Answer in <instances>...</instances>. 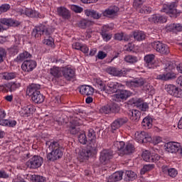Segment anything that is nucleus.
<instances>
[{"label":"nucleus","instance_id":"30","mask_svg":"<svg viewBox=\"0 0 182 182\" xmlns=\"http://www.w3.org/2000/svg\"><path fill=\"white\" fill-rule=\"evenodd\" d=\"M85 14L86 16H90V18H93V19H99L102 17V14L95 10H85Z\"/></svg>","mask_w":182,"mask_h":182},{"label":"nucleus","instance_id":"53","mask_svg":"<svg viewBox=\"0 0 182 182\" xmlns=\"http://www.w3.org/2000/svg\"><path fill=\"white\" fill-rule=\"evenodd\" d=\"M177 174H178V171H177L174 168H171L168 171V176H169V177H172V178H174Z\"/></svg>","mask_w":182,"mask_h":182},{"label":"nucleus","instance_id":"60","mask_svg":"<svg viewBox=\"0 0 182 182\" xmlns=\"http://www.w3.org/2000/svg\"><path fill=\"white\" fill-rule=\"evenodd\" d=\"M117 121H118L119 126H123V124H125V123H127L129 119H127V117H121V118H118Z\"/></svg>","mask_w":182,"mask_h":182},{"label":"nucleus","instance_id":"2","mask_svg":"<svg viewBox=\"0 0 182 182\" xmlns=\"http://www.w3.org/2000/svg\"><path fill=\"white\" fill-rule=\"evenodd\" d=\"M41 85L31 84L27 87L26 95L31 97L32 102L37 104L45 102V96L41 93Z\"/></svg>","mask_w":182,"mask_h":182},{"label":"nucleus","instance_id":"3","mask_svg":"<svg viewBox=\"0 0 182 182\" xmlns=\"http://www.w3.org/2000/svg\"><path fill=\"white\" fill-rule=\"evenodd\" d=\"M97 147V144H94L93 145H92V144H90L89 148L80 149L78 152V160H80L81 163L86 161V160H89L90 157H92V156H95V154L97 153V151L96 150Z\"/></svg>","mask_w":182,"mask_h":182},{"label":"nucleus","instance_id":"26","mask_svg":"<svg viewBox=\"0 0 182 182\" xmlns=\"http://www.w3.org/2000/svg\"><path fill=\"white\" fill-rule=\"evenodd\" d=\"M119 12V7L116 6H111L103 12L104 16H116Z\"/></svg>","mask_w":182,"mask_h":182},{"label":"nucleus","instance_id":"50","mask_svg":"<svg viewBox=\"0 0 182 182\" xmlns=\"http://www.w3.org/2000/svg\"><path fill=\"white\" fill-rule=\"evenodd\" d=\"M25 14L26 16H29L30 18H35V16H36V15L38 14V13H36L32 9H26L25 10Z\"/></svg>","mask_w":182,"mask_h":182},{"label":"nucleus","instance_id":"49","mask_svg":"<svg viewBox=\"0 0 182 182\" xmlns=\"http://www.w3.org/2000/svg\"><path fill=\"white\" fill-rule=\"evenodd\" d=\"M11 9V5L8 4H2L0 6V15H2V14H5V12H8Z\"/></svg>","mask_w":182,"mask_h":182},{"label":"nucleus","instance_id":"4","mask_svg":"<svg viewBox=\"0 0 182 182\" xmlns=\"http://www.w3.org/2000/svg\"><path fill=\"white\" fill-rule=\"evenodd\" d=\"M151 47L161 55H168L170 53L168 46L159 41L151 43Z\"/></svg>","mask_w":182,"mask_h":182},{"label":"nucleus","instance_id":"58","mask_svg":"<svg viewBox=\"0 0 182 182\" xmlns=\"http://www.w3.org/2000/svg\"><path fill=\"white\" fill-rule=\"evenodd\" d=\"M120 124H119L117 119H116L115 121H114V122L111 125V129L112 130V132H114V130H117V129L120 128Z\"/></svg>","mask_w":182,"mask_h":182},{"label":"nucleus","instance_id":"7","mask_svg":"<svg viewBox=\"0 0 182 182\" xmlns=\"http://www.w3.org/2000/svg\"><path fill=\"white\" fill-rule=\"evenodd\" d=\"M43 163V159L39 156H34L26 162L28 168H39Z\"/></svg>","mask_w":182,"mask_h":182},{"label":"nucleus","instance_id":"40","mask_svg":"<svg viewBox=\"0 0 182 182\" xmlns=\"http://www.w3.org/2000/svg\"><path fill=\"white\" fill-rule=\"evenodd\" d=\"M134 151V146L132 144H127L123 149L124 154H130Z\"/></svg>","mask_w":182,"mask_h":182},{"label":"nucleus","instance_id":"28","mask_svg":"<svg viewBox=\"0 0 182 182\" xmlns=\"http://www.w3.org/2000/svg\"><path fill=\"white\" fill-rule=\"evenodd\" d=\"M136 106L139 110H141V112H147V110H149V104L143 102L142 100H137Z\"/></svg>","mask_w":182,"mask_h":182},{"label":"nucleus","instance_id":"25","mask_svg":"<svg viewBox=\"0 0 182 182\" xmlns=\"http://www.w3.org/2000/svg\"><path fill=\"white\" fill-rule=\"evenodd\" d=\"M63 75L66 80H72L75 77V70L72 68H65L63 70Z\"/></svg>","mask_w":182,"mask_h":182},{"label":"nucleus","instance_id":"34","mask_svg":"<svg viewBox=\"0 0 182 182\" xmlns=\"http://www.w3.org/2000/svg\"><path fill=\"white\" fill-rule=\"evenodd\" d=\"M87 136L88 137H90V143L92 146H93V144H96V132H95V130L93 129H89L87 131Z\"/></svg>","mask_w":182,"mask_h":182},{"label":"nucleus","instance_id":"11","mask_svg":"<svg viewBox=\"0 0 182 182\" xmlns=\"http://www.w3.org/2000/svg\"><path fill=\"white\" fill-rule=\"evenodd\" d=\"M165 89L166 92L171 96H174L175 97H180L182 96V91L178 90V87L174 85H167L165 86Z\"/></svg>","mask_w":182,"mask_h":182},{"label":"nucleus","instance_id":"17","mask_svg":"<svg viewBox=\"0 0 182 182\" xmlns=\"http://www.w3.org/2000/svg\"><path fill=\"white\" fill-rule=\"evenodd\" d=\"M120 86H122V84H119L118 82H108L105 88V93H108V95L116 93V92H117V89H119Z\"/></svg>","mask_w":182,"mask_h":182},{"label":"nucleus","instance_id":"64","mask_svg":"<svg viewBox=\"0 0 182 182\" xmlns=\"http://www.w3.org/2000/svg\"><path fill=\"white\" fill-rule=\"evenodd\" d=\"M0 178H9V174L5 171H0Z\"/></svg>","mask_w":182,"mask_h":182},{"label":"nucleus","instance_id":"8","mask_svg":"<svg viewBox=\"0 0 182 182\" xmlns=\"http://www.w3.org/2000/svg\"><path fill=\"white\" fill-rule=\"evenodd\" d=\"M134 138L138 143H147V141H151V137L144 131L136 132L134 134Z\"/></svg>","mask_w":182,"mask_h":182},{"label":"nucleus","instance_id":"27","mask_svg":"<svg viewBox=\"0 0 182 182\" xmlns=\"http://www.w3.org/2000/svg\"><path fill=\"white\" fill-rule=\"evenodd\" d=\"M63 72L62 68L58 67H53L50 69V74L51 76H53V77H62Z\"/></svg>","mask_w":182,"mask_h":182},{"label":"nucleus","instance_id":"32","mask_svg":"<svg viewBox=\"0 0 182 182\" xmlns=\"http://www.w3.org/2000/svg\"><path fill=\"white\" fill-rule=\"evenodd\" d=\"M92 25H93V22L86 19H82L77 23V26L79 28H81V29H86V28L92 26Z\"/></svg>","mask_w":182,"mask_h":182},{"label":"nucleus","instance_id":"29","mask_svg":"<svg viewBox=\"0 0 182 182\" xmlns=\"http://www.w3.org/2000/svg\"><path fill=\"white\" fill-rule=\"evenodd\" d=\"M94 82L96 83L97 87L102 92H106V87L107 85H106V82L102 80L100 78H95Z\"/></svg>","mask_w":182,"mask_h":182},{"label":"nucleus","instance_id":"5","mask_svg":"<svg viewBox=\"0 0 182 182\" xmlns=\"http://www.w3.org/2000/svg\"><path fill=\"white\" fill-rule=\"evenodd\" d=\"M42 35H46V36L49 35V26L41 24L33 28L32 36H34V38H41Z\"/></svg>","mask_w":182,"mask_h":182},{"label":"nucleus","instance_id":"6","mask_svg":"<svg viewBox=\"0 0 182 182\" xmlns=\"http://www.w3.org/2000/svg\"><path fill=\"white\" fill-rule=\"evenodd\" d=\"M132 96V92L126 90H119L117 91L115 95H112V100L115 102H122L123 100H127L129 97Z\"/></svg>","mask_w":182,"mask_h":182},{"label":"nucleus","instance_id":"45","mask_svg":"<svg viewBox=\"0 0 182 182\" xmlns=\"http://www.w3.org/2000/svg\"><path fill=\"white\" fill-rule=\"evenodd\" d=\"M153 168H154V164L144 165V167L141 169V174H146L147 171H151Z\"/></svg>","mask_w":182,"mask_h":182},{"label":"nucleus","instance_id":"13","mask_svg":"<svg viewBox=\"0 0 182 182\" xmlns=\"http://www.w3.org/2000/svg\"><path fill=\"white\" fill-rule=\"evenodd\" d=\"M112 159H113V152L106 149L102 151L100 161L102 164H107V162Z\"/></svg>","mask_w":182,"mask_h":182},{"label":"nucleus","instance_id":"46","mask_svg":"<svg viewBox=\"0 0 182 182\" xmlns=\"http://www.w3.org/2000/svg\"><path fill=\"white\" fill-rule=\"evenodd\" d=\"M15 77H16V74L14 73H3V79H4V80H12V79H15Z\"/></svg>","mask_w":182,"mask_h":182},{"label":"nucleus","instance_id":"48","mask_svg":"<svg viewBox=\"0 0 182 182\" xmlns=\"http://www.w3.org/2000/svg\"><path fill=\"white\" fill-rule=\"evenodd\" d=\"M70 9H71V11H73V12H75V14H82V12H83V8L77 5H70Z\"/></svg>","mask_w":182,"mask_h":182},{"label":"nucleus","instance_id":"54","mask_svg":"<svg viewBox=\"0 0 182 182\" xmlns=\"http://www.w3.org/2000/svg\"><path fill=\"white\" fill-rule=\"evenodd\" d=\"M43 43L47 45V46H53V38L48 37V38L44 39Z\"/></svg>","mask_w":182,"mask_h":182},{"label":"nucleus","instance_id":"1","mask_svg":"<svg viewBox=\"0 0 182 182\" xmlns=\"http://www.w3.org/2000/svg\"><path fill=\"white\" fill-rule=\"evenodd\" d=\"M46 145L50 151L47 154V159L49 161H56L59 159H62L63 156V147L59 144L58 141H47Z\"/></svg>","mask_w":182,"mask_h":182},{"label":"nucleus","instance_id":"51","mask_svg":"<svg viewBox=\"0 0 182 182\" xmlns=\"http://www.w3.org/2000/svg\"><path fill=\"white\" fill-rule=\"evenodd\" d=\"M31 178L33 182H45V178L39 175H33Z\"/></svg>","mask_w":182,"mask_h":182},{"label":"nucleus","instance_id":"42","mask_svg":"<svg viewBox=\"0 0 182 182\" xmlns=\"http://www.w3.org/2000/svg\"><path fill=\"white\" fill-rule=\"evenodd\" d=\"M7 87L9 89V92H14L16 90V89H19V87H21V84L16 82L8 83Z\"/></svg>","mask_w":182,"mask_h":182},{"label":"nucleus","instance_id":"56","mask_svg":"<svg viewBox=\"0 0 182 182\" xmlns=\"http://www.w3.org/2000/svg\"><path fill=\"white\" fill-rule=\"evenodd\" d=\"M124 141H117L115 143V146L117 147V149L118 150H122L123 151V150H124Z\"/></svg>","mask_w":182,"mask_h":182},{"label":"nucleus","instance_id":"15","mask_svg":"<svg viewBox=\"0 0 182 182\" xmlns=\"http://www.w3.org/2000/svg\"><path fill=\"white\" fill-rule=\"evenodd\" d=\"M0 25L6 29L9 26H18L19 22L11 18H1Z\"/></svg>","mask_w":182,"mask_h":182},{"label":"nucleus","instance_id":"19","mask_svg":"<svg viewBox=\"0 0 182 182\" xmlns=\"http://www.w3.org/2000/svg\"><path fill=\"white\" fill-rule=\"evenodd\" d=\"M79 90L82 96H92L95 93V89L90 85H81Z\"/></svg>","mask_w":182,"mask_h":182},{"label":"nucleus","instance_id":"61","mask_svg":"<svg viewBox=\"0 0 182 182\" xmlns=\"http://www.w3.org/2000/svg\"><path fill=\"white\" fill-rule=\"evenodd\" d=\"M0 92H2L3 93H8V92H9L8 84L0 85Z\"/></svg>","mask_w":182,"mask_h":182},{"label":"nucleus","instance_id":"33","mask_svg":"<svg viewBox=\"0 0 182 182\" xmlns=\"http://www.w3.org/2000/svg\"><path fill=\"white\" fill-rule=\"evenodd\" d=\"M30 58H32V55L31 53H28L27 51H24L23 53L19 54L18 56L16 58V62H25L26 59H30Z\"/></svg>","mask_w":182,"mask_h":182},{"label":"nucleus","instance_id":"43","mask_svg":"<svg viewBox=\"0 0 182 182\" xmlns=\"http://www.w3.org/2000/svg\"><path fill=\"white\" fill-rule=\"evenodd\" d=\"M78 141H80L81 144H86L87 143V137H86L85 132L82 131L79 134Z\"/></svg>","mask_w":182,"mask_h":182},{"label":"nucleus","instance_id":"41","mask_svg":"<svg viewBox=\"0 0 182 182\" xmlns=\"http://www.w3.org/2000/svg\"><path fill=\"white\" fill-rule=\"evenodd\" d=\"M156 56L154 54H149L146 55L144 57V60L146 63V66H149V65H153V62H154Z\"/></svg>","mask_w":182,"mask_h":182},{"label":"nucleus","instance_id":"39","mask_svg":"<svg viewBox=\"0 0 182 182\" xmlns=\"http://www.w3.org/2000/svg\"><path fill=\"white\" fill-rule=\"evenodd\" d=\"M124 60L125 62H127V63H130L131 65H133L134 63H137V62L139 61L137 57L130 55L125 56Z\"/></svg>","mask_w":182,"mask_h":182},{"label":"nucleus","instance_id":"12","mask_svg":"<svg viewBox=\"0 0 182 182\" xmlns=\"http://www.w3.org/2000/svg\"><path fill=\"white\" fill-rule=\"evenodd\" d=\"M36 68V61L33 60H26L21 65L23 72H32Z\"/></svg>","mask_w":182,"mask_h":182},{"label":"nucleus","instance_id":"47","mask_svg":"<svg viewBox=\"0 0 182 182\" xmlns=\"http://www.w3.org/2000/svg\"><path fill=\"white\" fill-rule=\"evenodd\" d=\"M141 157L144 161H148L150 163L151 159V153L149 151H144L141 154Z\"/></svg>","mask_w":182,"mask_h":182},{"label":"nucleus","instance_id":"38","mask_svg":"<svg viewBox=\"0 0 182 182\" xmlns=\"http://www.w3.org/2000/svg\"><path fill=\"white\" fill-rule=\"evenodd\" d=\"M107 72L109 75H112V76L122 77L121 70L117 69L116 68H109L107 69Z\"/></svg>","mask_w":182,"mask_h":182},{"label":"nucleus","instance_id":"10","mask_svg":"<svg viewBox=\"0 0 182 182\" xmlns=\"http://www.w3.org/2000/svg\"><path fill=\"white\" fill-rule=\"evenodd\" d=\"M161 12L168 14V15H177V14H178V11L177 10V4L171 3L168 5H164Z\"/></svg>","mask_w":182,"mask_h":182},{"label":"nucleus","instance_id":"52","mask_svg":"<svg viewBox=\"0 0 182 182\" xmlns=\"http://www.w3.org/2000/svg\"><path fill=\"white\" fill-rule=\"evenodd\" d=\"M161 157L160 155L157 154L152 153L151 155V159L149 161V163H156V161H159Z\"/></svg>","mask_w":182,"mask_h":182},{"label":"nucleus","instance_id":"14","mask_svg":"<svg viewBox=\"0 0 182 182\" xmlns=\"http://www.w3.org/2000/svg\"><path fill=\"white\" fill-rule=\"evenodd\" d=\"M79 126H80V124L77 121L73 120L68 125V132L73 135L77 134L80 132Z\"/></svg>","mask_w":182,"mask_h":182},{"label":"nucleus","instance_id":"21","mask_svg":"<svg viewBox=\"0 0 182 182\" xmlns=\"http://www.w3.org/2000/svg\"><path fill=\"white\" fill-rule=\"evenodd\" d=\"M149 22H154V23H166L167 22V18L160 14H154L149 18Z\"/></svg>","mask_w":182,"mask_h":182},{"label":"nucleus","instance_id":"23","mask_svg":"<svg viewBox=\"0 0 182 182\" xmlns=\"http://www.w3.org/2000/svg\"><path fill=\"white\" fill-rule=\"evenodd\" d=\"M57 13L63 19H70V11L66 7L60 6L57 8Z\"/></svg>","mask_w":182,"mask_h":182},{"label":"nucleus","instance_id":"63","mask_svg":"<svg viewBox=\"0 0 182 182\" xmlns=\"http://www.w3.org/2000/svg\"><path fill=\"white\" fill-rule=\"evenodd\" d=\"M123 33H118L114 35V39H116V41H123Z\"/></svg>","mask_w":182,"mask_h":182},{"label":"nucleus","instance_id":"24","mask_svg":"<svg viewBox=\"0 0 182 182\" xmlns=\"http://www.w3.org/2000/svg\"><path fill=\"white\" fill-rule=\"evenodd\" d=\"M123 178V172L122 171H117L113 174L110 175L107 178L108 182H117L120 181Z\"/></svg>","mask_w":182,"mask_h":182},{"label":"nucleus","instance_id":"36","mask_svg":"<svg viewBox=\"0 0 182 182\" xmlns=\"http://www.w3.org/2000/svg\"><path fill=\"white\" fill-rule=\"evenodd\" d=\"M141 125L145 129H151L153 127V119L150 117H145L142 121Z\"/></svg>","mask_w":182,"mask_h":182},{"label":"nucleus","instance_id":"62","mask_svg":"<svg viewBox=\"0 0 182 182\" xmlns=\"http://www.w3.org/2000/svg\"><path fill=\"white\" fill-rule=\"evenodd\" d=\"M80 50H81V52H82L83 53H88L89 47L86 45H82Z\"/></svg>","mask_w":182,"mask_h":182},{"label":"nucleus","instance_id":"35","mask_svg":"<svg viewBox=\"0 0 182 182\" xmlns=\"http://www.w3.org/2000/svg\"><path fill=\"white\" fill-rule=\"evenodd\" d=\"M125 176L127 180H128L129 181H134V180L137 178V173H136L133 171H127L125 172Z\"/></svg>","mask_w":182,"mask_h":182},{"label":"nucleus","instance_id":"20","mask_svg":"<svg viewBox=\"0 0 182 182\" xmlns=\"http://www.w3.org/2000/svg\"><path fill=\"white\" fill-rule=\"evenodd\" d=\"M35 110H36V109H35V106L29 105L23 107L20 111V113L23 117H29V114L34 113Z\"/></svg>","mask_w":182,"mask_h":182},{"label":"nucleus","instance_id":"31","mask_svg":"<svg viewBox=\"0 0 182 182\" xmlns=\"http://www.w3.org/2000/svg\"><path fill=\"white\" fill-rule=\"evenodd\" d=\"M129 119L131 120H133L134 122L139 120L141 116V113L137 109L130 110L129 112Z\"/></svg>","mask_w":182,"mask_h":182},{"label":"nucleus","instance_id":"57","mask_svg":"<svg viewBox=\"0 0 182 182\" xmlns=\"http://www.w3.org/2000/svg\"><path fill=\"white\" fill-rule=\"evenodd\" d=\"M101 35L102 36L103 40L105 42H108V41H110L112 39V34L107 33H101Z\"/></svg>","mask_w":182,"mask_h":182},{"label":"nucleus","instance_id":"9","mask_svg":"<svg viewBox=\"0 0 182 182\" xmlns=\"http://www.w3.org/2000/svg\"><path fill=\"white\" fill-rule=\"evenodd\" d=\"M100 113H105V114H109L110 113H116L119 112V105L114 103L105 105L100 109Z\"/></svg>","mask_w":182,"mask_h":182},{"label":"nucleus","instance_id":"37","mask_svg":"<svg viewBox=\"0 0 182 182\" xmlns=\"http://www.w3.org/2000/svg\"><path fill=\"white\" fill-rule=\"evenodd\" d=\"M0 126H8L9 127H15L16 126V120L4 119L0 121Z\"/></svg>","mask_w":182,"mask_h":182},{"label":"nucleus","instance_id":"16","mask_svg":"<svg viewBox=\"0 0 182 182\" xmlns=\"http://www.w3.org/2000/svg\"><path fill=\"white\" fill-rule=\"evenodd\" d=\"M165 150L168 153H177L180 150V144L177 142H168L165 144Z\"/></svg>","mask_w":182,"mask_h":182},{"label":"nucleus","instance_id":"22","mask_svg":"<svg viewBox=\"0 0 182 182\" xmlns=\"http://www.w3.org/2000/svg\"><path fill=\"white\" fill-rule=\"evenodd\" d=\"M177 77V75L174 73L168 72L163 74H159L156 75V79L158 80H164L167 81L170 80L171 79H176Z\"/></svg>","mask_w":182,"mask_h":182},{"label":"nucleus","instance_id":"59","mask_svg":"<svg viewBox=\"0 0 182 182\" xmlns=\"http://www.w3.org/2000/svg\"><path fill=\"white\" fill-rule=\"evenodd\" d=\"M130 72H133V69L132 68H123L121 70V76H126L130 73Z\"/></svg>","mask_w":182,"mask_h":182},{"label":"nucleus","instance_id":"55","mask_svg":"<svg viewBox=\"0 0 182 182\" xmlns=\"http://www.w3.org/2000/svg\"><path fill=\"white\" fill-rule=\"evenodd\" d=\"M139 12L140 14H150L151 12V8L144 6L139 9Z\"/></svg>","mask_w":182,"mask_h":182},{"label":"nucleus","instance_id":"18","mask_svg":"<svg viewBox=\"0 0 182 182\" xmlns=\"http://www.w3.org/2000/svg\"><path fill=\"white\" fill-rule=\"evenodd\" d=\"M146 83V80L143 78H139L134 80L127 81L126 86L128 87H141Z\"/></svg>","mask_w":182,"mask_h":182},{"label":"nucleus","instance_id":"44","mask_svg":"<svg viewBox=\"0 0 182 182\" xmlns=\"http://www.w3.org/2000/svg\"><path fill=\"white\" fill-rule=\"evenodd\" d=\"M134 38L136 41H144L146 39V34L143 32H134Z\"/></svg>","mask_w":182,"mask_h":182}]
</instances>
